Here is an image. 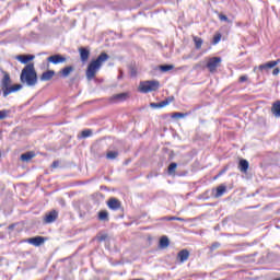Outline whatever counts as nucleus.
<instances>
[{
    "label": "nucleus",
    "instance_id": "obj_1",
    "mask_svg": "<svg viewBox=\"0 0 280 280\" xmlns=\"http://www.w3.org/2000/svg\"><path fill=\"white\" fill-rule=\"evenodd\" d=\"M109 56L106 52H101V55L92 60L86 68L85 75L89 81L95 79V75H97V71L102 69V65L108 60Z\"/></svg>",
    "mask_w": 280,
    "mask_h": 280
},
{
    "label": "nucleus",
    "instance_id": "obj_2",
    "mask_svg": "<svg viewBox=\"0 0 280 280\" xmlns=\"http://www.w3.org/2000/svg\"><path fill=\"white\" fill-rule=\"evenodd\" d=\"M20 80L23 84L27 86H36L38 84V74L36 73V68L34 63H27L21 72Z\"/></svg>",
    "mask_w": 280,
    "mask_h": 280
},
{
    "label": "nucleus",
    "instance_id": "obj_3",
    "mask_svg": "<svg viewBox=\"0 0 280 280\" xmlns=\"http://www.w3.org/2000/svg\"><path fill=\"white\" fill-rule=\"evenodd\" d=\"M161 83L159 81H141L139 84L140 93H152L153 91H159Z\"/></svg>",
    "mask_w": 280,
    "mask_h": 280
},
{
    "label": "nucleus",
    "instance_id": "obj_4",
    "mask_svg": "<svg viewBox=\"0 0 280 280\" xmlns=\"http://www.w3.org/2000/svg\"><path fill=\"white\" fill-rule=\"evenodd\" d=\"M3 78L1 80L0 86L2 91V97H5V94L10 90V86L12 85V79L10 78V73L3 72Z\"/></svg>",
    "mask_w": 280,
    "mask_h": 280
},
{
    "label": "nucleus",
    "instance_id": "obj_5",
    "mask_svg": "<svg viewBox=\"0 0 280 280\" xmlns=\"http://www.w3.org/2000/svg\"><path fill=\"white\" fill-rule=\"evenodd\" d=\"M221 62H222V58L211 57V58H208L206 67L210 71V73H214L218 67H220Z\"/></svg>",
    "mask_w": 280,
    "mask_h": 280
},
{
    "label": "nucleus",
    "instance_id": "obj_6",
    "mask_svg": "<svg viewBox=\"0 0 280 280\" xmlns=\"http://www.w3.org/2000/svg\"><path fill=\"white\" fill-rule=\"evenodd\" d=\"M56 220H58V211L51 210L45 214L44 224H54Z\"/></svg>",
    "mask_w": 280,
    "mask_h": 280
},
{
    "label": "nucleus",
    "instance_id": "obj_7",
    "mask_svg": "<svg viewBox=\"0 0 280 280\" xmlns=\"http://www.w3.org/2000/svg\"><path fill=\"white\" fill-rule=\"evenodd\" d=\"M126 100H128V93L122 92L119 94H114L110 98L109 102L112 104H119V102H126Z\"/></svg>",
    "mask_w": 280,
    "mask_h": 280
},
{
    "label": "nucleus",
    "instance_id": "obj_8",
    "mask_svg": "<svg viewBox=\"0 0 280 280\" xmlns=\"http://www.w3.org/2000/svg\"><path fill=\"white\" fill-rule=\"evenodd\" d=\"M48 62H51L52 65H60L62 62H67V58L60 54L52 55L47 58Z\"/></svg>",
    "mask_w": 280,
    "mask_h": 280
},
{
    "label": "nucleus",
    "instance_id": "obj_9",
    "mask_svg": "<svg viewBox=\"0 0 280 280\" xmlns=\"http://www.w3.org/2000/svg\"><path fill=\"white\" fill-rule=\"evenodd\" d=\"M107 207L108 209H112V211H119V209H121V201L113 197L107 201Z\"/></svg>",
    "mask_w": 280,
    "mask_h": 280
},
{
    "label": "nucleus",
    "instance_id": "obj_10",
    "mask_svg": "<svg viewBox=\"0 0 280 280\" xmlns=\"http://www.w3.org/2000/svg\"><path fill=\"white\" fill-rule=\"evenodd\" d=\"M79 55L81 62H88L89 58H91V49H89L88 47H80Z\"/></svg>",
    "mask_w": 280,
    "mask_h": 280
},
{
    "label": "nucleus",
    "instance_id": "obj_11",
    "mask_svg": "<svg viewBox=\"0 0 280 280\" xmlns=\"http://www.w3.org/2000/svg\"><path fill=\"white\" fill-rule=\"evenodd\" d=\"M248 167H250V163H248V160L241 159L238 161V170H240V172H242V174H247Z\"/></svg>",
    "mask_w": 280,
    "mask_h": 280
},
{
    "label": "nucleus",
    "instance_id": "obj_12",
    "mask_svg": "<svg viewBox=\"0 0 280 280\" xmlns=\"http://www.w3.org/2000/svg\"><path fill=\"white\" fill-rule=\"evenodd\" d=\"M54 75H56V71L54 70H47L44 73H42L39 80L42 82H49V80H51V78H54Z\"/></svg>",
    "mask_w": 280,
    "mask_h": 280
},
{
    "label": "nucleus",
    "instance_id": "obj_13",
    "mask_svg": "<svg viewBox=\"0 0 280 280\" xmlns=\"http://www.w3.org/2000/svg\"><path fill=\"white\" fill-rule=\"evenodd\" d=\"M28 244H32L33 246H42V244H45V237L43 236H35L28 238Z\"/></svg>",
    "mask_w": 280,
    "mask_h": 280
},
{
    "label": "nucleus",
    "instance_id": "obj_14",
    "mask_svg": "<svg viewBox=\"0 0 280 280\" xmlns=\"http://www.w3.org/2000/svg\"><path fill=\"white\" fill-rule=\"evenodd\" d=\"M279 62H280V59L260 65L259 66V71H264L265 69H275V67H277V65H279Z\"/></svg>",
    "mask_w": 280,
    "mask_h": 280
},
{
    "label": "nucleus",
    "instance_id": "obj_15",
    "mask_svg": "<svg viewBox=\"0 0 280 280\" xmlns=\"http://www.w3.org/2000/svg\"><path fill=\"white\" fill-rule=\"evenodd\" d=\"M177 259H179L180 264H185V261L189 259V250L182 249L180 252H178Z\"/></svg>",
    "mask_w": 280,
    "mask_h": 280
},
{
    "label": "nucleus",
    "instance_id": "obj_16",
    "mask_svg": "<svg viewBox=\"0 0 280 280\" xmlns=\"http://www.w3.org/2000/svg\"><path fill=\"white\" fill-rule=\"evenodd\" d=\"M34 59V55H19L16 57V60L21 62L22 65H27V62H31V60Z\"/></svg>",
    "mask_w": 280,
    "mask_h": 280
},
{
    "label": "nucleus",
    "instance_id": "obj_17",
    "mask_svg": "<svg viewBox=\"0 0 280 280\" xmlns=\"http://www.w3.org/2000/svg\"><path fill=\"white\" fill-rule=\"evenodd\" d=\"M74 68L73 66H67L63 69L60 70V75L61 78H69V75H71V73H73Z\"/></svg>",
    "mask_w": 280,
    "mask_h": 280
},
{
    "label": "nucleus",
    "instance_id": "obj_18",
    "mask_svg": "<svg viewBox=\"0 0 280 280\" xmlns=\"http://www.w3.org/2000/svg\"><path fill=\"white\" fill-rule=\"evenodd\" d=\"M21 89H23L22 84H14V85L9 86L5 97H8V95H10L12 93H16L18 91H21Z\"/></svg>",
    "mask_w": 280,
    "mask_h": 280
},
{
    "label": "nucleus",
    "instance_id": "obj_19",
    "mask_svg": "<svg viewBox=\"0 0 280 280\" xmlns=\"http://www.w3.org/2000/svg\"><path fill=\"white\" fill-rule=\"evenodd\" d=\"M271 113L275 115V117H280V101L272 104Z\"/></svg>",
    "mask_w": 280,
    "mask_h": 280
},
{
    "label": "nucleus",
    "instance_id": "obj_20",
    "mask_svg": "<svg viewBox=\"0 0 280 280\" xmlns=\"http://www.w3.org/2000/svg\"><path fill=\"white\" fill-rule=\"evenodd\" d=\"M10 115H12V109H1L0 121H3V119H10Z\"/></svg>",
    "mask_w": 280,
    "mask_h": 280
},
{
    "label": "nucleus",
    "instance_id": "obj_21",
    "mask_svg": "<svg viewBox=\"0 0 280 280\" xmlns=\"http://www.w3.org/2000/svg\"><path fill=\"white\" fill-rule=\"evenodd\" d=\"M225 192H226V186L220 185L219 187H217V192L214 197L222 198V196H224Z\"/></svg>",
    "mask_w": 280,
    "mask_h": 280
},
{
    "label": "nucleus",
    "instance_id": "obj_22",
    "mask_svg": "<svg viewBox=\"0 0 280 280\" xmlns=\"http://www.w3.org/2000/svg\"><path fill=\"white\" fill-rule=\"evenodd\" d=\"M177 167H178V164L176 162L171 163L167 168L168 176H174V174H176Z\"/></svg>",
    "mask_w": 280,
    "mask_h": 280
},
{
    "label": "nucleus",
    "instance_id": "obj_23",
    "mask_svg": "<svg viewBox=\"0 0 280 280\" xmlns=\"http://www.w3.org/2000/svg\"><path fill=\"white\" fill-rule=\"evenodd\" d=\"M98 220H100V222H108V220H109L108 212L106 210H101L98 212Z\"/></svg>",
    "mask_w": 280,
    "mask_h": 280
},
{
    "label": "nucleus",
    "instance_id": "obj_24",
    "mask_svg": "<svg viewBox=\"0 0 280 280\" xmlns=\"http://www.w3.org/2000/svg\"><path fill=\"white\" fill-rule=\"evenodd\" d=\"M88 137H93V130L84 129L81 135L78 136V139H88Z\"/></svg>",
    "mask_w": 280,
    "mask_h": 280
},
{
    "label": "nucleus",
    "instance_id": "obj_25",
    "mask_svg": "<svg viewBox=\"0 0 280 280\" xmlns=\"http://www.w3.org/2000/svg\"><path fill=\"white\" fill-rule=\"evenodd\" d=\"M159 246L160 248H167V246H170V238L167 236H162Z\"/></svg>",
    "mask_w": 280,
    "mask_h": 280
},
{
    "label": "nucleus",
    "instance_id": "obj_26",
    "mask_svg": "<svg viewBox=\"0 0 280 280\" xmlns=\"http://www.w3.org/2000/svg\"><path fill=\"white\" fill-rule=\"evenodd\" d=\"M117 156H119L118 151H108L107 154H106V159L108 161H115V159H117Z\"/></svg>",
    "mask_w": 280,
    "mask_h": 280
},
{
    "label": "nucleus",
    "instance_id": "obj_27",
    "mask_svg": "<svg viewBox=\"0 0 280 280\" xmlns=\"http://www.w3.org/2000/svg\"><path fill=\"white\" fill-rule=\"evenodd\" d=\"M34 156H35V154L33 152H26L21 155V161H24V162L32 161V159H34Z\"/></svg>",
    "mask_w": 280,
    "mask_h": 280
},
{
    "label": "nucleus",
    "instance_id": "obj_28",
    "mask_svg": "<svg viewBox=\"0 0 280 280\" xmlns=\"http://www.w3.org/2000/svg\"><path fill=\"white\" fill-rule=\"evenodd\" d=\"M159 69L162 73H166V71H172V69H174V65H161L159 66Z\"/></svg>",
    "mask_w": 280,
    "mask_h": 280
},
{
    "label": "nucleus",
    "instance_id": "obj_29",
    "mask_svg": "<svg viewBox=\"0 0 280 280\" xmlns=\"http://www.w3.org/2000/svg\"><path fill=\"white\" fill-rule=\"evenodd\" d=\"M194 43H195V47L196 49H201L202 48V38L198 37V36H195L194 37Z\"/></svg>",
    "mask_w": 280,
    "mask_h": 280
},
{
    "label": "nucleus",
    "instance_id": "obj_30",
    "mask_svg": "<svg viewBox=\"0 0 280 280\" xmlns=\"http://www.w3.org/2000/svg\"><path fill=\"white\" fill-rule=\"evenodd\" d=\"M174 100V96H170L166 100L160 102V105L162 108H165V106H168V104H172V101Z\"/></svg>",
    "mask_w": 280,
    "mask_h": 280
},
{
    "label": "nucleus",
    "instance_id": "obj_31",
    "mask_svg": "<svg viewBox=\"0 0 280 280\" xmlns=\"http://www.w3.org/2000/svg\"><path fill=\"white\" fill-rule=\"evenodd\" d=\"M172 117H173V119H183V117H187V114H185V113H173Z\"/></svg>",
    "mask_w": 280,
    "mask_h": 280
},
{
    "label": "nucleus",
    "instance_id": "obj_32",
    "mask_svg": "<svg viewBox=\"0 0 280 280\" xmlns=\"http://www.w3.org/2000/svg\"><path fill=\"white\" fill-rule=\"evenodd\" d=\"M222 244H220V242L212 243V245L210 246V253H213V250H218V248H220Z\"/></svg>",
    "mask_w": 280,
    "mask_h": 280
},
{
    "label": "nucleus",
    "instance_id": "obj_33",
    "mask_svg": "<svg viewBox=\"0 0 280 280\" xmlns=\"http://www.w3.org/2000/svg\"><path fill=\"white\" fill-rule=\"evenodd\" d=\"M164 220H177V222H185V219L180 218V217H165Z\"/></svg>",
    "mask_w": 280,
    "mask_h": 280
},
{
    "label": "nucleus",
    "instance_id": "obj_34",
    "mask_svg": "<svg viewBox=\"0 0 280 280\" xmlns=\"http://www.w3.org/2000/svg\"><path fill=\"white\" fill-rule=\"evenodd\" d=\"M219 20L220 21H224L225 23H233V21H231L226 15H224V14H219Z\"/></svg>",
    "mask_w": 280,
    "mask_h": 280
},
{
    "label": "nucleus",
    "instance_id": "obj_35",
    "mask_svg": "<svg viewBox=\"0 0 280 280\" xmlns=\"http://www.w3.org/2000/svg\"><path fill=\"white\" fill-rule=\"evenodd\" d=\"M220 40H222V35L221 34L214 35L213 45H218V43H220Z\"/></svg>",
    "mask_w": 280,
    "mask_h": 280
},
{
    "label": "nucleus",
    "instance_id": "obj_36",
    "mask_svg": "<svg viewBox=\"0 0 280 280\" xmlns=\"http://www.w3.org/2000/svg\"><path fill=\"white\" fill-rule=\"evenodd\" d=\"M150 107H151V108H163V107L161 106V102H159V103H150Z\"/></svg>",
    "mask_w": 280,
    "mask_h": 280
},
{
    "label": "nucleus",
    "instance_id": "obj_37",
    "mask_svg": "<svg viewBox=\"0 0 280 280\" xmlns=\"http://www.w3.org/2000/svg\"><path fill=\"white\" fill-rule=\"evenodd\" d=\"M248 81V75H242V77H240V79H238V82H247Z\"/></svg>",
    "mask_w": 280,
    "mask_h": 280
},
{
    "label": "nucleus",
    "instance_id": "obj_38",
    "mask_svg": "<svg viewBox=\"0 0 280 280\" xmlns=\"http://www.w3.org/2000/svg\"><path fill=\"white\" fill-rule=\"evenodd\" d=\"M108 236L106 235V234H103V235H101L100 237H98V242H106V238H107Z\"/></svg>",
    "mask_w": 280,
    "mask_h": 280
},
{
    "label": "nucleus",
    "instance_id": "obj_39",
    "mask_svg": "<svg viewBox=\"0 0 280 280\" xmlns=\"http://www.w3.org/2000/svg\"><path fill=\"white\" fill-rule=\"evenodd\" d=\"M280 73V69L279 68H275L272 71V75H279Z\"/></svg>",
    "mask_w": 280,
    "mask_h": 280
},
{
    "label": "nucleus",
    "instance_id": "obj_40",
    "mask_svg": "<svg viewBox=\"0 0 280 280\" xmlns=\"http://www.w3.org/2000/svg\"><path fill=\"white\" fill-rule=\"evenodd\" d=\"M200 67H205V61H201L195 66V69H198Z\"/></svg>",
    "mask_w": 280,
    "mask_h": 280
},
{
    "label": "nucleus",
    "instance_id": "obj_41",
    "mask_svg": "<svg viewBox=\"0 0 280 280\" xmlns=\"http://www.w3.org/2000/svg\"><path fill=\"white\" fill-rule=\"evenodd\" d=\"M58 165H60V162L54 161L51 164V167L56 168V167H58Z\"/></svg>",
    "mask_w": 280,
    "mask_h": 280
},
{
    "label": "nucleus",
    "instance_id": "obj_42",
    "mask_svg": "<svg viewBox=\"0 0 280 280\" xmlns=\"http://www.w3.org/2000/svg\"><path fill=\"white\" fill-rule=\"evenodd\" d=\"M220 174H224V171H221Z\"/></svg>",
    "mask_w": 280,
    "mask_h": 280
},
{
    "label": "nucleus",
    "instance_id": "obj_43",
    "mask_svg": "<svg viewBox=\"0 0 280 280\" xmlns=\"http://www.w3.org/2000/svg\"><path fill=\"white\" fill-rule=\"evenodd\" d=\"M276 280H280V278H277Z\"/></svg>",
    "mask_w": 280,
    "mask_h": 280
}]
</instances>
